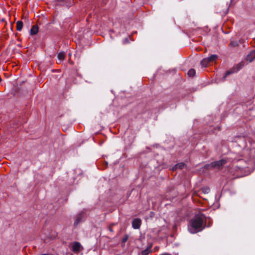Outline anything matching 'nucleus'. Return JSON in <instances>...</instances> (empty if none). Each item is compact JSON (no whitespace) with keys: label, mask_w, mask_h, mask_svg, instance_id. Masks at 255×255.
Masks as SVG:
<instances>
[{"label":"nucleus","mask_w":255,"mask_h":255,"mask_svg":"<svg viewBox=\"0 0 255 255\" xmlns=\"http://www.w3.org/2000/svg\"><path fill=\"white\" fill-rule=\"evenodd\" d=\"M65 57V53L64 52H60L57 55V58L59 62H61Z\"/></svg>","instance_id":"obj_8"},{"label":"nucleus","mask_w":255,"mask_h":255,"mask_svg":"<svg viewBox=\"0 0 255 255\" xmlns=\"http://www.w3.org/2000/svg\"><path fill=\"white\" fill-rule=\"evenodd\" d=\"M217 57L218 56H217V55L213 54V55H211L210 56H209L208 57H207V58L208 60V61L209 62H213V61L216 60V59H217Z\"/></svg>","instance_id":"obj_15"},{"label":"nucleus","mask_w":255,"mask_h":255,"mask_svg":"<svg viewBox=\"0 0 255 255\" xmlns=\"http://www.w3.org/2000/svg\"><path fill=\"white\" fill-rule=\"evenodd\" d=\"M210 63L207 58L203 59L201 61V64L202 67H206L207 66L208 63Z\"/></svg>","instance_id":"obj_13"},{"label":"nucleus","mask_w":255,"mask_h":255,"mask_svg":"<svg viewBox=\"0 0 255 255\" xmlns=\"http://www.w3.org/2000/svg\"><path fill=\"white\" fill-rule=\"evenodd\" d=\"M151 246H149L147 247L145 250H143L141 252V255H147L151 252Z\"/></svg>","instance_id":"obj_9"},{"label":"nucleus","mask_w":255,"mask_h":255,"mask_svg":"<svg viewBox=\"0 0 255 255\" xmlns=\"http://www.w3.org/2000/svg\"><path fill=\"white\" fill-rule=\"evenodd\" d=\"M38 26L36 25H34L32 27V28L30 29V34L31 35H35L38 32Z\"/></svg>","instance_id":"obj_10"},{"label":"nucleus","mask_w":255,"mask_h":255,"mask_svg":"<svg viewBox=\"0 0 255 255\" xmlns=\"http://www.w3.org/2000/svg\"><path fill=\"white\" fill-rule=\"evenodd\" d=\"M227 162V160L225 159H222L218 161L212 162L209 164H206L204 167L207 169H219L223 165H225Z\"/></svg>","instance_id":"obj_2"},{"label":"nucleus","mask_w":255,"mask_h":255,"mask_svg":"<svg viewBox=\"0 0 255 255\" xmlns=\"http://www.w3.org/2000/svg\"><path fill=\"white\" fill-rule=\"evenodd\" d=\"M245 148H246L247 150L250 149V161H249L250 164H253L254 162V159L255 158V146H253L252 145L251 146H248V145L247 144Z\"/></svg>","instance_id":"obj_3"},{"label":"nucleus","mask_w":255,"mask_h":255,"mask_svg":"<svg viewBox=\"0 0 255 255\" xmlns=\"http://www.w3.org/2000/svg\"><path fill=\"white\" fill-rule=\"evenodd\" d=\"M23 27V23L21 21H17L16 22V29L18 31L21 30Z\"/></svg>","instance_id":"obj_12"},{"label":"nucleus","mask_w":255,"mask_h":255,"mask_svg":"<svg viewBox=\"0 0 255 255\" xmlns=\"http://www.w3.org/2000/svg\"><path fill=\"white\" fill-rule=\"evenodd\" d=\"M195 70L193 69H190L188 72V75L189 77H193L195 75Z\"/></svg>","instance_id":"obj_16"},{"label":"nucleus","mask_w":255,"mask_h":255,"mask_svg":"<svg viewBox=\"0 0 255 255\" xmlns=\"http://www.w3.org/2000/svg\"><path fill=\"white\" fill-rule=\"evenodd\" d=\"M82 247L79 242H75L72 246L73 251L74 252H79Z\"/></svg>","instance_id":"obj_5"},{"label":"nucleus","mask_w":255,"mask_h":255,"mask_svg":"<svg viewBox=\"0 0 255 255\" xmlns=\"http://www.w3.org/2000/svg\"><path fill=\"white\" fill-rule=\"evenodd\" d=\"M186 165L184 162H180L176 164L172 167V170H176L177 169H183L185 167Z\"/></svg>","instance_id":"obj_7"},{"label":"nucleus","mask_w":255,"mask_h":255,"mask_svg":"<svg viewBox=\"0 0 255 255\" xmlns=\"http://www.w3.org/2000/svg\"><path fill=\"white\" fill-rule=\"evenodd\" d=\"M127 241V238H125L123 239V241L124 242H126Z\"/></svg>","instance_id":"obj_23"},{"label":"nucleus","mask_w":255,"mask_h":255,"mask_svg":"<svg viewBox=\"0 0 255 255\" xmlns=\"http://www.w3.org/2000/svg\"><path fill=\"white\" fill-rule=\"evenodd\" d=\"M234 72V71H228L226 72V73H225V75L224 76V77H223V80H225L226 78L229 75L233 73Z\"/></svg>","instance_id":"obj_17"},{"label":"nucleus","mask_w":255,"mask_h":255,"mask_svg":"<svg viewBox=\"0 0 255 255\" xmlns=\"http://www.w3.org/2000/svg\"><path fill=\"white\" fill-rule=\"evenodd\" d=\"M239 42L237 41H232L230 43V45L233 47H236L238 45Z\"/></svg>","instance_id":"obj_18"},{"label":"nucleus","mask_w":255,"mask_h":255,"mask_svg":"<svg viewBox=\"0 0 255 255\" xmlns=\"http://www.w3.org/2000/svg\"><path fill=\"white\" fill-rule=\"evenodd\" d=\"M255 59V50L251 51L247 56V60L250 62H252Z\"/></svg>","instance_id":"obj_6"},{"label":"nucleus","mask_w":255,"mask_h":255,"mask_svg":"<svg viewBox=\"0 0 255 255\" xmlns=\"http://www.w3.org/2000/svg\"><path fill=\"white\" fill-rule=\"evenodd\" d=\"M244 66V62H241L236 65L235 68L236 69V71H238L240 70Z\"/></svg>","instance_id":"obj_14"},{"label":"nucleus","mask_w":255,"mask_h":255,"mask_svg":"<svg viewBox=\"0 0 255 255\" xmlns=\"http://www.w3.org/2000/svg\"><path fill=\"white\" fill-rule=\"evenodd\" d=\"M141 225V220L138 218L134 219L132 223V226L134 229H138Z\"/></svg>","instance_id":"obj_4"},{"label":"nucleus","mask_w":255,"mask_h":255,"mask_svg":"<svg viewBox=\"0 0 255 255\" xmlns=\"http://www.w3.org/2000/svg\"><path fill=\"white\" fill-rule=\"evenodd\" d=\"M239 161L240 163H242V162H245V161L244 160H243V159H240V160H239Z\"/></svg>","instance_id":"obj_21"},{"label":"nucleus","mask_w":255,"mask_h":255,"mask_svg":"<svg viewBox=\"0 0 255 255\" xmlns=\"http://www.w3.org/2000/svg\"><path fill=\"white\" fill-rule=\"evenodd\" d=\"M109 229V230L110 232H113V230L111 227H110Z\"/></svg>","instance_id":"obj_22"},{"label":"nucleus","mask_w":255,"mask_h":255,"mask_svg":"<svg viewBox=\"0 0 255 255\" xmlns=\"http://www.w3.org/2000/svg\"><path fill=\"white\" fill-rule=\"evenodd\" d=\"M206 220V218L204 214L199 213L196 215L188 225L189 232L191 234H195L202 231L204 228V223Z\"/></svg>","instance_id":"obj_1"},{"label":"nucleus","mask_w":255,"mask_h":255,"mask_svg":"<svg viewBox=\"0 0 255 255\" xmlns=\"http://www.w3.org/2000/svg\"><path fill=\"white\" fill-rule=\"evenodd\" d=\"M203 192L205 194H208L210 192L209 188L206 187L203 188Z\"/></svg>","instance_id":"obj_19"},{"label":"nucleus","mask_w":255,"mask_h":255,"mask_svg":"<svg viewBox=\"0 0 255 255\" xmlns=\"http://www.w3.org/2000/svg\"><path fill=\"white\" fill-rule=\"evenodd\" d=\"M247 167H248L247 166H240V168H242V169L246 168Z\"/></svg>","instance_id":"obj_20"},{"label":"nucleus","mask_w":255,"mask_h":255,"mask_svg":"<svg viewBox=\"0 0 255 255\" xmlns=\"http://www.w3.org/2000/svg\"><path fill=\"white\" fill-rule=\"evenodd\" d=\"M69 56L70 57V56H71V53H69Z\"/></svg>","instance_id":"obj_24"},{"label":"nucleus","mask_w":255,"mask_h":255,"mask_svg":"<svg viewBox=\"0 0 255 255\" xmlns=\"http://www.w3.org/2000/svg\"><path fill=\"white\" fill-rule=\"evenodd\" d=\"M83 219V215L82 214H79L76 218L74 222V225L77 226L78 224L82 221Z\"/></svg>","instance_id":"obj_11"}]
</instances>
